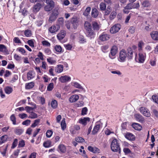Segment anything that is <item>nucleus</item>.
<instances>
[{"mask_svg":"<svg viewBox=\"0 0 158 158\" xmlns=\"http://www.w3.org/2000/svg\"><path fill=\"white\" fill-rule=\"evenodd\" d=\"M23 132V130L22 128L16 127L14 129V132L17 135H20Z\"/></svg>","mask_w":158,"mask_h":158,"instance_id":"obj_28","label":"nucleus"},{"mask_svg":"<svg viewBox=\"0 0 158 158\" xmlns=\"http://www.w3.org/2000/svg\"><path fill=\"white\" fill-rule=\"evenodd\" d=\"M25 145V142L24 140H21L19 142L18 147H23Z\"/></svg>","mask_w":158,"mask_h":158,"instance_id":"obj_55","label":"nucleus"},{"mask_svg":"<svg viewBox=\"0 0 158 158\" xmlns=\"http://www.w3.org/2000/svg\"><path fill=\"white\" fill-rule=\"evenodd\" d=\"M42 44V45L45 47H50L51 44L50 43H49L48 41L47 40H43L41 42Z\"/></svg>","mask_w":158,"mask_h":158,"instance_id":"obj_47","label":"nucleus"},{"mask_svg":"<svg viewBox=\"0 0 158 158\" xmlns=\"http://www.w3.org/2000/svg\"><path fill=\"white\" fill-rule=\"evenodd\" d=\"M144 44V43L142 41L139 42L138 44V50L139 52H141L142 50V47Z\"/></svg>","mask_w":158,"mask_h":158,"instance_id":"obj_38","label":"nucleus"},{"mask_svg":"<svg viewBox=\"0 0 158 158\" xmlns=\"http://www.w3.org/2000/svg\"><path fill=\"white\" fill-rule=\"evenodd\" d=\"M57 16L51 14L49 19V21L51 23L55 21L57 18Z\"/></svg>","mask_w":158,"mask_h":158,"instance_id":"obj_34","label":"nucleus"},{"mask_svg":"<svg viewBox=\"0 0 158 158\" xmlns=\"http://www.w3.org/2000/svg\"><path fill=\"white\" fill-rule=\"evenodd\" d=\"M125 137L129 140L134 141L135 139V136L132 133H127L125 134Z\"/></svg>","mask_w":158,"mask_h":158,"instance_id":"obj_18","label":"nucleus"},{"mask_svg":"<svg viewBox=\"0 0 158 158\" xmlns=\"http://www.w3.org/2000/svg\"><path fill=\"white\" fill-rule=\"evenodd\" d=\"M138 56L135 54V60L136 62L142 63H143L146 58V53L142 52H139Z\"/></svg>","mask_w":158,"mask_h":158,"instance_id":"obj_3","label":"nucleus"},{"mask_svg":"<svg viewBox=\"0 0 158 158\" xmlns=\"http://www.w3.org/2000/svg\"><path fill=\"white\" fill-rule=\"evenodd\" d=\"M13 89L10 86H7L4 88V91L7 94H10L13 91Z\"/></svg>","mask_w":158,"mask_h":158,"instance_id":"obj_30","label":"nucleus"},{"mask_svg":"<svg viewBox=\"0 0 158 158\" xmlns=\"http://www.w3.org/2000/svg\"><path fill=\"white\" fill-rule=\"evenodd\" d=\"M24 33L25 36L27 37H30L31 35V32L30 30L27 29L25 31Z\"/></svg>","mask_w":158,"mask_h":158,"instance_id":"obj_45","label":"nucleus"},{"mask_svg":"<svg viewBox=\"0 0 158 158\" xmlns=\"http://www.w3.org/2000/svg\"><path fill=\"white\" fill-rule=\"evenodd\" d=\"M121 28L120 24L117 23L113 25L110 30V32L112 34L115 33L119 31Z\"/></svg>","mask_w":158,"mask_h":158,"instance_id":"obj_8","label":"nucleus"},{"mask_svg":"<svg viewBox=\"0 0 158 158\" xmlns=\"http://www.w3.org/2000/svg\"><path fill=\"white\" fill-rule=\"evenodd\" d=\"M34 77V73L32 71H29L27 73V78L31 80Z\"/></svg>","mask_w":158,"mask_h":158,"instance_id":"obj_32","label":"nucleus"},{"mask_svg":"<svg viewBox=\"0 0 158 158\" xmlns=\"http://www.w3.org/2000/svg\"><path fill=\"white\" fill-rule=\"evenodd\" d=\"M84 27L86 30V35L88 36H90L93 35L94 32L91 29V26L89 22L85 21L84 23Z\"/></svg>","mask_w":158,"mask_h":158,"instance_id":"obj_4","label":"nucleus"},{"mask_svg":"<svg viewBox=\"0 0 158 158\" xmlns=\"http://www.w3.org/2000/svg\"><path fill=\"white\" fill-rule=\"evenodd\" d=\"M116 15V13L115 12L113 11L111 12L109 16L110 19L112 20L114 19Z\"/></svg>","mask_w":158,"mask_h":158,"instance_id":"obj_56","label":"nucleus"},{"mask_svg":"<svg viewBox=\"0 0 158 158\" xmlns=\"http://www.w3.org/2000/svg\"><path fill=\"white\" fill-rule=\"evenodd\" d=\"M108 46L107 45H104L102 46L101 47L102 51L104 52H105L108 49Z\"/></svg>","mask_w":158,"mask_h":158,"instance_id":"obj_60","label":"nucleus"},{"mask_svg":"<svg viewBox=\"0 0 158 158\" xmlns=\"http://www.w3.org/2000/svg\"><path fill=\"white\" fill-rule=\"evenodd\" d=\"M7 139V135H3L0 137V145L5 143Z\"/></svg>","mask_w":158,"mask_h":158,"instance_id":"obj_31","label":"nucleus"},{"mask_svg":"<svg viewBox=\"0 0 158 158\" xmlns=\"http://www.w3.org/2000/svg\"><path fill=\"white\" fill-rule=\"evenodd\" d=\"M106 5L104 2H101L100 4V8L102 10H104L106 7Z\"/></svg>","mask_w":158,"mask_h":158,"instance_id":"obj_44","label":"nucleus"},{"mask_svg":"<svg viewBox=\"0 0 158 158\" xmlns=\"http://www.w3.org/2000/svg\"><path fill=\"white\" fill-rule=\"evenodd\" d=\"M64 46L66 50H71L73 48L72 44H64Z\"/></svg>","mask_w":158,"mask_h":158,"instance_id":"obj_50","label":"nucleus"},{"mask_svg":"<svg viewBox=\"0 0 158 158\" xmlns=\"http://www.w3.org/2000/svg\"><path fill=\"white\" fill-rule=\"evenodd\" d=\"M51 142L50 140H48L44 142L43 146L44 147L48 148L51 146Z\"/></svg>","mask_w":158,"mask_h":158,"instance_id":"obj_39","label":"nucleus"},{"mask_svg":"<svg viewBox=\"0 0 158 158\" xmlns=\"http://www.w3.org/2000/svg\"><path fill=\"white\" fill-rule=\"evenodd\" d=\"M0 52L4 53L6 55L9 54L6 47L3 44H0Z\"/></svg>","mask_w":158,"mask_h":158,"instance_id":"obj_21","label":"nucleus"},{"mask_svg":"<svg viewBox=\"0 0 158 158\" xmlns=\"http://www.w3.org/2000/svg\"><path fill=\"white\" fill-rule=\"evenodd\" d=\"M71 78L68 76H62L59 78L60 81L62 83H65L70 81Z\"/></svg>","mask_w":158,"mask_h":158,"instance_id":"obj_16","label":"nucleus"},{"mask_svg":"<svg viewBox=\"0 0 158 158\" xmlns=\"http://www.w3.org/2000/svg\"><path fill=\"white\" fill-rule=\"evenodd\" d=\"M54 48L56 51L58 52H62L61 47L59 45H56L55 46Z\"/></svg>","mask_w":158,"mask_h":158,"instance_id":"obj_43","label":"nucleus"},{"mask_svg":"<svg viewBox=\"0 0 158 158\" xmlns=\"http://www.w3.org/2000/svg\"><path fill=\"white\" fill-rule=\"evenodd\" d=\"M139 110L141 113L144 116L147 117H149L150 116L151 114L150 111L147 108L142 107L140 108Z\"/></svg>","mask_w":158,"mask_h":158,"instance_id":"obj_10","label":"nucleus"},{"mask_svg":"<svg viewBox=\"0 0 158 158\" xmlns=\"http://www.w3.org/2000/svg\"><path fill=\"white\" fill-rule=\"evenodd\" d=\"M51 106L53 108H56L57 106V103L56 100L52 101L51 102Z\"/></svg>","mask_w":158,"mask_h":158,"instance_id":"obj_53","label":"nucleus"},{"mask_svg":"<svg viewBox=\"0 0 158 158\" xmlns=\"http://www.w3.org/2000/svg\"><path fill=\"white\" fill-rule=\"evenodd\" d=\"M132 126L136 130L140 131L142 128V126L139 124L137 123L133 124Z\"/></svg>","mask_w":158,"mask_h":158,"instance_id":"obj_29","label":"nucleus"},{"mask_svg":"<svg viewBox=\"0 0 158 158\" xmlns=\"http://www.w3.org/2000/svg\"><path fill=\"white\" fill-rule=\"evenodd\" d=\"M152 98L154 102L158 104V96L153 95Z\"/></svg>","mask_w":158,"mask_h":158,"instance_id":"obj_61","label":"nucleus"},{"mask_svg":"<svg viewBox=\"0 0 158 158\" xmlns=\"http://www.w3.org/2000/svg\"><path fill=\"white\" fill-rule=\"evenodd\" d=\"M66 35V32L64 30H61L57 35V37L58 39L61 40H62L65 36Z\"/></svg>","mask_w":158,"mask_h":158,"instance_id":"obj_17","label":"nucleus"},{"mask_svg":"<svg viewBox=\"0 0 158 158\" xmlns=\"http://www.w3.org/2000/svg\"><path fill=\"white\" fill-rule=\"evenodd\" d=\"M27 43L32 48L34 47V42L33 40H29L27 41Z\"/></svg>","mask_w":158,"mask_h":158,"instance_id":"obj_58","label":"nucleus"},{"mask_svg":"<svg viewBox=\"0 0 158 158\" xmlns=\"http://www.w3.org/2000/svg\"><path fill=\"white\" fill-rule=\"evenodd\" d=\"M63 22L64 20L63 18H59L58 20L57 24V25H59L60 26V25H61L63 24Z\"/></svg>","mask_w":158,"mask_h":158,"instance_id":"obj_57","label":"nucleus"},{"mask_svg":"<svg viewBox=\"0 0 158 158\" xmlns=\"http://www.w3.org/2000/svg\"><path fill=\"white\" fill-rule=\"evenodd\" d=\"M61 127L62 129L64 130L66 128V124L65 123V119L64 118H63L61 123Z\"/></svg>","mask_w":158,"mask_h":158,"instance_id":"obj_33","label":"nucleus"},{"mask_svg":"<svg viewBox=\"0 0 158 158\" xmlns=\"http://www.w3.org/2000/svg\"><path fill=\"white\" fill-rule=\"evenodd\" d=\"M73 85L75 88L82 89H83V87L78 83L75 82H73Z\"/></svg>","mask_w":158,"mask_h":158,"instance_id":"obj_40","label":"nucleus"},{"mask_svg":"<svg viewBox=\"0 0 158 158\" xmlns=\"http://www.w3.org/2000/svg\"><path fill=\"white\" fill-rule=\"evenodd\" d=\"M52 134V131L50 130L47 131L46 133V136L47 137L49 138L51 137Z\"/></svg>","mask_w":158,"mask_h":158,"instance_id":"obj_62","label":"nucleus"},{"mask_svg":"<svg viewBox=\"0 0 158 158\" xmlns=\"http://www.w3.org/2000/svg\"><path fill=\"white\" fill-rule=\"evenodd\" d=\"M118 48L116 46H113L111 48L110 52L109 54V57L112 59L115 57V55L118 52Z\"/></svg>","mask_w":158,"mask_h":158,"instance_id":"obj_7","label":"nucleus"},{"mask_svg":"<svg viewBox=\"0 0 158 158\" xmlns=\"http://www.w3.org/2000/svg\"><path fill=\"white\" fill-rule=\"evenodd\" d=\"M18 143V140L17 139H14V141L12 144L11 147L12 149H14L15 148L17 145Z\"/></svg>","mask_w":158,"mask_h":158,"instance_id":"obj_46","label":"nucleus"},{"mask_svg":"<svg viewBox=\"0 0 158 158\" xmlns=\"http://www.w3.org/2000/svg\"><path fill=\"white\" fill-rule=\"evenodd\" d=\"M38 56L41 60H44V56L43 55L42 52H39L38 55Z\"/></svg>","mask_w":158,"mask_h":158,"instance_id":"obj_64","label":"nucleus"},{"mask_svg":"<svg viewBox=\"0 0 158 158\" xmlns=\"http://www.w3.org/2000/svg\"><path fill=\"white\" fill-rule=\"evenodd\" d=\"M54 88V84L53 83H50L48 86L47 89L48 91H51Z\"/></svg>","mask_w":158,"mask_h":158,"instance_id":"obj_54","label":"nucleus"},{"mask_svg":"<svg viewBox=\"0 0 158 158\" xmlns=\"http://www.w3.org/2000/svg\"><path fill=\"white\" fill-rule=\"evenodd\" d=\"M93 28L94 30L98 31L100 28L99 24L96 21H94L92 23Z\"/></svg>","mask_w":158,"mask_h":158,"instance_id":"obj_26","label":"nucleus"},{"mask_svg":"<svg viewBox=\"0 0 158 158\" xmlns=\"http://www.w3.org/2000/svg\"><path fill=\"white\" fill-rule=\"evenodd\" d=\"M59 10V7L58 6L55 7L54 9L52 10L51 14L58 16L59 14L58 10Z\"/></svg>","mask_w":158,"mask_h":158,"instance_id":"obj_35","label":"nucleus"},{"mask_svg":"<svg viewBox=\"0 0 158 158\" xmlns=\"http://www.w3.org/2000/svg\"><path fill=\"white\" fill-rule=\"evenodd\" d=\"M66 146L64 144H60L58 146L57 151L60 153H65L66 152Z\"/></svg>","mask_w":158,"mask_h":158,"instance_id":"obj_11","label":"nucleus"},{"mask_svg":"<svg viewBox=\"0 0 158 158\" xmlns=\"http://www.w3.org/2000/svg\"><path fill=\"white\" fill-rule=\"evenodd\" d=\"M132 5L133 4L131 3H128L124 8L128 10L131 9L133 8Z\"/></svg>","mask_w":158,"mask_h":158,"instance_id":"obj_63","label":"nucleus"},{"mask_svg":"<svg viewBox=\"0 0 158 158\" xmlns=\"http://www.w3.org/2000/svg\"><path fill=\"white\" fill-rule=\"evenodd\" d=\"M135 119L138 121L140 123H143L144 120V118L140 114H136L134 115Z\"/></svg>","mask_w":158,"mask_h":158,"instance_id":"obj_19","label":"nucleus"},{"mask_svg":"<svg viewBox=\"0 0 158 158\" xmlns=\"http://www.w3.org/2000/svg\"><path fill=\"white\" fill-rule=\"evenodd\" d=\"M38 115L37 114L33 112H31L30 115L28 117L29 118L33 119L37 118Z\"/></svg>","mask_w":158,"mask_h":158,"instance_id":"obj_49","label":"nucleus"},{"mask_svg":"<svg viewBox=\"0 0 158 158\" xmlns=\"http://www.w3.org/2000/svg\"><path fill=\"white\" fill-rule=\"evenodd\" d=\"M60 26L59 25H53L49 28V31L52 33H55L59 29Z\"/></svg>","mask_w":158,"mask_h":158,"instance_id":"obj_14","label":"nucleus"},{"mask_svg":"<svg viewBox=\"0 0 158 158\" xmlns=\"http://www.w3.org/2000/svg\"><path fill=\"white\" fill-rule=\"evenodd\" d=\"M88 150L93 153H96L99 152V149L98 148L95 147H92L89 146L88 148Z\"/></svg>","mask_w":158,"mask_h":158,"instance_id":"obj_23","label":"nucleus"},{"mask_svg":"<svg viewBox=\"0 0 158 158\" xmlns=\"http://www.w3.org/2000/svg\"><path fill=\"white\" fill-rule=\"evenodd\" d=\"M151 37L154 40H158V32L154 31L150 33Z\"/></svg>","mask_w":158,"mask_h":158,"instance_id":"obj_20","label":"nucleus"},{"mask_svg":"<svg viewBox=\"0 0 158 158\" xmlns=\"http://www.w3.org/2000/svg\"><path fill=\"white\" fill-rule=\"evenodd\" d=\"M156 58L154 57L150 61V64L152 66H154L156 65Z\"/></svg>","mask_w":158,"mask_h":158,"instance_id":"obj_41","label":"nucleus"},{"mask_svg":"<svg viewBox=\"0 0 158 158\" xmlns=\"http://www.w3.org/2000/svg\"><path fill=\"white\" fill-rule=\"evenodd\" d=\"M110 38V35L104 33L101 34L99 36V39L102 41H106L109 40Z\"/></svg>","mask_w":158,"mask_h":158,"instance_id":"obj_13","label":"nucleus"},{"mask_svg":"<svg viewBox=\"0 0 158 158\" xmlns=\"http://www.w3.org/2000/svg\"><path fill=\"white\" fill-rule=\"evenodd\" d=\"M111 150L113 152H120V146L116 139H114L112 141L111 144Z\"/></svg>","mask_w":158,"mask_h":158,"instance_id":"obj_5","label":"nucleus"},{"mask_svg":"<svg viewBox=\"0 0 158 158\" xmlns=\"http://www.w3.org/2000/svg\"><path fill=\"white\" fill-rule=\"evenodd\" d=\"M90 121V118L89 117H85L80 118L78 122L83 126H85Z\"/></svg>","mask_w":158,"mask_h":158,"instance_id":"obj_12","label":"nucleus"},{"mask_svg":"<svg viewBox=\"0 0 158 158\" xmlns=\"http://www.w3.org/2000/svg\"><path fill=\"white\" fill-rule=\"evenodd\" d=\"M75 140L76 142L78 143H83L85 142V139L81 137H77L75 138Z\"/></svg>","mask_w":158,"mask_h":158,"instance_id":"obj_37","label":"nucleus"},{"mask_svg":"<svg viewBox=\"0 0 158 158\" xmlns=\"http://www.w3.org/2000/svg\"><path fill=\"white\" fill-rule=\"evenodd\" d=\"M64 67L62 64L57 65L55 68V72L58 73L62 72L63 70Z\"/></svg>","mask_w":158,"mask_h":158,"instance_id":"obj_24","label":"nucleus"},{"mask_svg":"<svg viewBox=\"0 0 158 158\" xmlns=\"http://www.w3.org/2000/svg\"><path fill=\"white\" fill-rule=\"evenodd\" d=\"M47 5L44 7V10L47 11H51L54 6V2L52 0H46Z\"/></svg>","mask_w":158,"mask_h":158,"instance_id":"obj_6","label":"nucleus"},{"mask_svg":"<svg viewBox=\"0 0 158 158\" xmlns=\"http://www.w3.org/2000/svg\"><path fill=\"white\" fill-rule=\"evenodd\" d=\"M78 42L80 44H83L86 42V40L82 35H79L78 38Z\"/></svg>","mask_w":158,"mask_h":158,"instance_id":"obj_25","label":"nucleus"},{"mask_svg":"<svg viewBox=\"0 0 158 158\" xmlns=\"http://www.w3.org/2000/svg\"><path fill=\"white\" fill-rule=\"evenodd\" d=\"M10 119L14 125L16 124V118L14 114H12L10 117Z\"/></svg>","mask_w":158,"mask_h":158,"instance_id":"obj_51","label":"nucleus"},{"mask_svg":"<svg viewBox=\"0 0 158 158\" xmlns=\"http://www.w3.org/2000/svg\"><path fill=\"white\" fill-rule=\"evenodd\" d=\"M42 6L41 4L40 3H37L35 4L32 7V11L35 14L39 11Z\"/></svg>","mask_w":158,"mask_h":158,"instance_id":"obj_15","label":"nucleus"},{"mask_svg":"<svg viewBox=\"0 0 158 158\" xmlns=\"http://www.w3.org/2000/svg\"><path fill=\"white\" fill-rule=\"evenodd\" d=\"M90 10L91 8L89 7H87L84 11L83 15L86 16H87L89 14Z\"/></svg>","mask_w":158,"mask_h":158,"instance_id":"obj_42","label":"nucleus"},{"mask_svg":"<svg viewBox=\"0 0 158 158\" xmlns=\"http://www.w3.org/2000/svg\"><path fill=\"white\" fill-rule=\"evenodd\" d=\"M92 16L94 18L97 17L98 15V10L95 8H93L91 12Z\"/></svg>","mask_w":158,"mask_h":158,"instance_id":"obj_27","label":"nucleus"},{"mask_svg":"<svg viewBox=\"0 0 158 158\" xmlns=\"http://www.w3.org/2000/svg\"><path fill=\"white\" fill-rule=\"evenodd\" d=\"M137 47L133 45L132 47H129L127 50V53L123 50L121 51L119 53V57L118 60L121 62L125 61L127 57L128 59H132L133 57V53L135 52Z\"/></svg>","mask_w":158,"mask_h":158,"instance_id":"obj_1","label":"nucleus"},{"mask_svg":"<svg viewBox=\"0 0 158 158\" xmlns=\"http://www.w3.org/2000/svg\"><path fill=\"white\" fill-rule=\"evenodd\" d=\"M79 20L76 17H73L70 21V25L69 24H66V26L69 30L73 31L77 29L79 25Z\"/></svg>","mask_w":158,"mask_h":158,"instance_id":"obj_2","label":"nucleus"},{"mask_svg":"<svg viewBox=\"0 0 158 158\" xmlns=\"http://www.w3.org/2000/svg\"><path fill=\"white\" fill-rule=\"evenodd\" d=\"M40 120L39 119L35 120L34 123L31 124V126L32 127H35L37 126L39 123Z\"/></svg>","mask_w":158,"mask_h":158,"instance_id":"obj_52","label":"nucleus"},{"mask_svg":"<svg viewBox=\"0 0 158 158\" xmlns=\"http://www.w3.org/2000/svg\"><path fill=\"white\" fill-rule=\"evenodd\" d=\"M102 126V124L100 121L97 122L95 123V125L92 131V134L93 135L96 134L99 130L100 128Z\"/></svg>","mask_w":158,"mask_h":158,"instance_id":"obj_9","label":"nucleus"},{"mask_svg":"<svg viewBox=\"0 0 158 158\" xmlns=\"http://www.w3.org/2000/svg\"><path fill=\"white\" fill-rule=\"evenodd\" d=\"M34 86V83L32 82H31L26 84V89H29L32 88Z\"/></svg>","mask_w":158,"mask_h":158,"instance_id":"obj_36","label":"nucleus"},{"mask_svg":"<svg viewBox=\"0 0 158 158\" xmlns=\"http://www.w3.org/2000/svg\"><path fill=\"white\" fill-rule=\"evenodd\" d=\"M35 107L33 108L29 106H27L25 107V109L27 112L30 113L31 111H32Z\"/></svg>","mask_w":158,"mask_h":158,"instance_id":"obj_59","label":"nucleus"},{"mask_svg":"<svg viewBox=\"0 0 158 158\" xmlns=\"http://www.w3.org/2000/svg\"><path fill=\"white\" fill-rule=\"evenodd\" d=\"M142 5L143 7H148L150 6V2L148 1H145L143 2Z\"/></svg>","mask_w":158,"mask_h":158,"instance_id":"obj_48","label":"nucleus"},{"mask_svg":"<svg viewBox=\"0 0 158 158\" xmlns=\"http://www.w3.org/2000/svg\"><path fill=\"white\" fill-rule=\"evenodd\" d=\"M79 97L77 95H74L71 96L69 99L70 102H74L77 101L79 99Z\"/></svg>","mask_w":158,"mask_h":158,"instance_id":"obj_22","label":"nucleus"}]
</instances>
